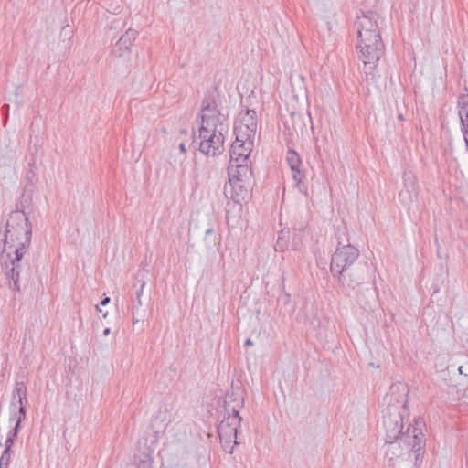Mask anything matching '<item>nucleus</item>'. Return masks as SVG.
<instances>
[{
    "instance_id": "f257e3e1",
    "label": "nucleus",
    "mask_w": 468,
    "mask_h": 468,
    "mask_svg": "<svg viewBox=\"0 0 468 468\" xmlns=\"http://www.w3.org/2000/svg\"><path fill=\"white\" fill-rule=\"evenodd\" d=\"M34 177L32 171L27 174V179L30 180V184L25 186L20 201L21 208L12 211L8 216L3 239V253H6L11 264V269L5 274L9 279L10 287L16 292H20L22 285L25 287L30 279V272L27 269L23 270L21 260L29 248L32 238V225L24 209L28 208L32 202Z\"/></svg>"
},
{
    "instance_id": "f03ea898",
    "label": "nucleus",
    "mask_w": 468,
    "mask_h": 468,
    "mask_svg": "<svg viewBox=\"0 0 468 468\" xmlns=\"http://www.w3.org/2000/svg\"><path fill=\"white\" fill-rule=\"evenodd\" d=\"M409 388L406 384L398 382L390 386L388 393L384 400L388 403L383 410V425L386 431V443L388 448L393 447L395 442L403 444L415 452L416 462L423 454L425 446V435L423 428L425 422L421 417L414 419V424L409 425L406 431H403V416L399 411V405L391 403L393 400L397 404L406 409L408 405ZM390 449H388L389 451Z\"/></svg>"
},
{
    "instance_id": "7ed1b4c3",
    "label": "nucleus",
    "mask_w": 468,
    "mask_h": 468,
    "mask_svg": "<svg viewBox=\"0 0 468 468\" xmlns=\"http://www.w3.org/2000/svg\"><path fill=\"white\" fill-rule=\"evenodd\" d=\"M335 237L337 246L331 256L330 272L342 287L355 290L368 278L369 265L358 261L359 250L350 243L345 225L336 228Z\"/></svg>"
},
{
    "instance_id": "20e7f679",
    "label": "nucleus",
    "mask_w": 468,
    "mask_h": 468,
    "mask_svg": "<svg viewBox=\"0 0 468 468\" xmlns=\"http://www.w3.org/2000/svg\"><path fill=\"white\" fill-rule=\"evenodd\" d=\"M217 90L206 92L201 104V126L198 150L207 156H217L224 151L225 134L229 131L228 117L221 112Z\"/></svg>"
},
{
    "instance_id": "39448f33",
    "label": "nucleus",
    "mask_w": 468,
    "mask_h": 468,
    "mask_svg": "<svg viewBox=\"0 0 468 468\" xmlns=\"http://www.w3.org/2000/svg\"><path fill=\"white\" fill-rule=\"evenodd\" d=\"M225 410L226 413L218 426V434L224 451L232 453L234 445L239 444L237 434L242 419L235 408L231 410L225 408Z\"/></svg>"
},
{
    "instance_id": "423d86ee",
    "label": "nucleus",
    "mask_w": 468,
    "mask_h": 468,
    "mask_svg": "<svg viewBox=\"0 0 468 468\" xmlns=\"http://www.w3.org/2000/svg\"><path fill=\"white\" fill-rule=\"evenodd\" d=\"M229 184L231 186L230 197L241 205L250 197L252 186V168L241 167L240 170H228Z\"/></svg>"
},
{
    "instance_id": "0eeeda50",
    "label": "nucleus",
    "mask_w": 468,
    "mask_h": 468,
    "mask_svg": "<svg viewBox=\"0 0 468 468\" xmlns=\"http://www.w3.org/2000/svg\"><path fill=\"white\" fill-rule=\"evenodd\" d=\"M254 141L236 137L230 147L228 170H240L241 167L251 168L250 154L254 148Z\"/></svg>"
},
{
    "instance_id": "6e6552de",
    "label": "nucleus",
    "mask_w": 468,
    "mask_h": 468,
    "mask_svg": "<svg viewBox=\"0 0 468 468\" xmlns=\"http://www.w3.org/2000/svg\"><path fill=\"white\" fill-rule=\"evenodd\" d=\"M356 49L358 58L365 66H368L369 69H374L383 54L384 44L381 37H378L369 41L359 39L356 44Z\"/></svg>"
},
{
    "instance_id": "1a4fd4ad",
    "label": "nucleus",
    "mask_w": 468,
    "mask_h": 468,
    "mask_svg": "<svg viewBox=\"0 0 468 468\" xmlns=\"http://www.w3.org/2000/svg\"><path fill=\"white\" fill-rule=\"evenodd\" d=\"M257 127V112L248 109L239 113L234 124V133L237 138L255 140Z\"/></svg>"
},
{
    "instance_id": "9d476101",
    "label": "nucleus",
    "mask_w": 468,
    "mask_h": 468,
    "mask_svg": "<svg viewBox=\"0 0 468 468\" xmlns=\"http://www.w3.org/2000/svg\"><path fill=\"white\" fill-rule=\"evenodd\" d=\"M378 20V15L373 11L362 12L361 15H357L356 27L358 40L369 41L380 37Z\"/></svg>"
},
{
    "instance_id": "9b49d317",
    "label": "nucleus",
    "mask_w": 468,
    "mask_h": 468,
    "mask_svg": "<svg viewBox=\"0 0 468 468\" xmlns=\"http://www.w3.org/2000/svg\"><path fill=\"white\" fill-rule=\"evenodd\" d=\"M137 35L138 32L136 30L129 28L112 47L111 51L112 55L120 58L128 54L133 42L137 37Z\"/></svg>"
},
{
    "instance_id": "f8f14e48",
    "label": "nucleus",
    "mask_w": 468,
    "mask_h": 468,
    "mask_svg": "<svg viewBox=\"0 0 468 468\" xmlns=\"http://www.w3.org/2000/svg\"><path fill=\"white\" fill-rule=\"evenodd\" d=\"M169 419L167 410L165 408L164 410L160 409L152 422V428L154 430L155 440L160 433L165 431Z\"/></svg>"
},
{
    "instance_id": "ddd939ff",
    "label": "nucleus",
    "mask_w": 468,
    "mask_h": 468,
    "mask_svg": "<svg viewBox=\"0 0 468 468\" xmlns=\"http://www.w3.org/2000/svg\"><path fill=\"white\" fill-rule=\"evenodd\" d=\"M308 222L309 217L307 213H299L295 216L291 227L295 238L301 237L304 233Z\"/></svg>"
},
{
    "instance_id": "4468645a",
    "label": "nucleus",
    "mask_w": 468,
    "mask_h": 468,
    "mask_svg": "<svg viewBox=\"0 0 468 468\" xmlns=\"http://www.w3.org/2000/svg\"><path fill=\"white\" fill-rule=\"evenodd\" d=\"M153 459L149 452L134 456L133 462L127 464L126 468H153Z\"/></svg>"
},
{
    "instance_id": "2eb2a0df",
    "label": "nucleus",
    "mask_w": 468,
    "mask_h": 468,
    "mask_svg": "<svg viewBox=\"0 0 468 468\" xmlns=\"http://www.w3.org/2000/svg\"><path fill=\"white\" fill-rule=\"evenodd\" d=\"M27 389L24 381H16L15 388L12 392V402L11 406L16 405V398L27 397Z\"/></svg>"
},
{
    "instance_id": "dca6fc26",
    "label": "nucleus",
    "mask_w": 468,
    "mask_h": 468,
    "mask_svg": "<svg viewBox=\"0 0 468 468\" xmlns=\"http://www.w3.org/2000/svg\"><path fill=\"white\" fill-rule=\"evenodd\" d=\"M286 161L291 168V170H296L300 168L302 160L300 158V155L298 153H296L294 150H288L286 154Z\"/></svg>"
},
{
    "instance_id": "f3484780",
    "label": "nucleus",
    "mask_w": 468,
    "mask_h": 468,
    "mask_svg": "<svg viewBox=\"0 0 468 468\" xmlns=\"http://www.w3.org/2000/svg\"><path fill=\"white\" fill-rule=\"evenodd\" d=\"M292 178H293L294 182L296 183V186H298L299 190L302 193L306 194L307 193L306 186L303 184H302L303 181V178H304L303 173L300 170V168H298L296 170H292Z\"/></svg>"
},
{
    "instance_id": "a211bd4d",
    "label": "nucleus",
    "mask_w": 468,
    "mask_h": 468,
    "mask_svg": "<svg viewBox=\"0 0 468 468\" xmlns=\"http://www.w3.org/2000/svg\"><path fill=\"white\" fill-rule=\"evenodd\" d=\"M27 415V409L23 407H18V410L16 412H14L12 416L10 417L11 421H15V426L21 427V422L26 418Z\"/></svg>"
},
{
    "instance_id": "6ab92c4d",
    "label": "nucleus",
    "mask_w": 468,
    "mask_h": 468,
    "mask_svg": "<svg viewBox=\"0 0 468 468\" xmlns=\"http://www.w3.org/2000/svg\"><path fill=\"white\" fill-rule=\"evenodd\" d=\"M12 451L4 450L0 456V468H8L11 461Z\"/></svg>"
},
{
    "instance_id": "aec40b11",
    "label": "nucleus",
    "mask_w": 468,
    "mask_h": 468,
    "mask_svg": "<svg viewBox=\"0 0 468 468\" xmlns=\"http://www.w3.org/2000/svg\"><path fill=\"white\" fill-rule=\"evenodd\" d=\"M145 286V282L142 281L139 289L136 291V303H133V309L138 311L139 308L142 306V294L144 288Z\"/></svg>"
},
{
    "instance_id": "412c9836",
    "label": "nucleus",
    "mask_w": 468,
    "mask_h": 468,
    "mask_svg": "<svg viewBox=\"0 0 468 468\" xmlns=\"http://www.w3.org/2000/svg\"><path fill=\"white\" fill-rule=\"evenodd\" d=\"M457 105L459 109L468 108V93L461 94L458 97Z\"/></svg>"
},
{
    "instance_id": "4be33fe9",
    "label": "nucleus",
    "mask_w": 468,
    "mask_h": 468,
    "mask_svg": "<svg viewBox=\"0 0 468 468\" xmlns=\"http://www.w3.org/2000/svg\"><path fill=\"white\" fill-rule=\"evenodd\" d=\"M403 179L406 186L411 185L413 187L415 183V177L410 172H405L403 175Z\"/></svg>"
},
{
    "instance_id": "5701e85b",
    "label": "nucleus",
    "mask_w": 468,
    "mask_h": 468,
    "mask_svg": "<svg viewBox=\"0 0 468 468\" xmlns=\"http://www.w3.org/2000/svg\"><path fill=\"white\" fill-rule=\"evenodd\" d=\"M461 130L463 134L465 144H466V146H468V122L467 121L461 122Z\"/></svg>"
},
{
    "instance_id": "b1692460",
    "label": "nucleus",
    "mask_w": 468,
    "mask_h": 468,
    "mask_svg": "<svg viewBox=\"0 0 468 468\" xmlns=\"http://www.w3.org/2000/svg\"><path fill=\"white\" fill-rule=\"evenodd\" d=\"M19 427L17 426H14L7 433V439H10V440H14L16 441V437H17V434H18V431H19Z\"/></svg>"
},
{
    "instance_id": "393cba45",
    "label": "nucleus",
    "mask_w": 468,
    "mask_h": 468,
    "mask_svg": "<svg viewBox=\"0 0 468 468\" xmlns=\"http://www.w3.org/2000/svg\"><path fill=\"white\" fill-rule=\"evenodd\" d=\"M214 234V229L212 228H209L207 229L206 231H205V238H204V240L205 242L210 246L211 245V241L209 240V237ZM212 243L214 244L215 243V240L212 241Z\"/></svg>"
},
{
    "instance_id": "a878e982",
    "label": "nucleus",
    "mask_w": 468,
    "mask_h": 468,
    "mask_svg": "<svg viewBox=\"0 0 468 468\" xmlns=\"http://www.w3.org/2000/svg\"><path fill=\"white\" fill-rule=\"evenodd\" d=\"M459 117L461 122L467 121L468 122V108L459 109Z\"/></svg>"
},
{
    "instance_id": "bb28decb",
    "label": "nucleus",
    "mask_w": 468,
    "mask_h": 468,
    "mask_svg": "<svg viewBox=\"0 0 468 468\" xmlns=\"http://www.w3.org/2000/svg\"><path fill=\"white\" fill-rule=\"evenodd\" d=\"M16 399H17L16 402H17L18 406L27 409V397L16 398Z\"/></svg>"
},
{
    "instance_id": "cd10ccee",
    "label": "nucleus",
    "mask_w": 468,
    "mask_h": 468,
    "mask_svg": "<svg viewBox=\"0 0 468 468\" xmlns=\"http://www.w3.org/2000/svg\"><path fill=\"white\" fill-rule=\"evenodd\" d=\"M14 442H15L14 440H10V439L6 438L5 442V450L12 451Z\"/></svg>"
},
{
    "instance_id": "c85d7f7f",
    "label": "nucleus",
    "mask_w": 468,
    "mask_h": 468,
    "mask_svg": "<svg viewBox=\"0 0 468 468\" xmlns=\"http://www.w3.org/2000/svg\"><path fill=\"white\" fill-rule=\"evenodd\" d=\"M109 303H110V297H105V298H103V299L101 301L100 304H101V306H105V305H107Z\"/></svg>"
},
{
    "instance_id": "c756f323",
    "label": "nucleus",
    "mask_w": 468,
    "mask_h": 468,
    "mask_svg": "<svg viewBox=\"0 0 468 468\" xmlns=\"http://www.w3.org/2000/svg\"><path fill=\"white\" fill-rule=\"evenodd\" d=\"M179 151L182 153V154H185L186 152V144L184 143H181L179 144Z\"/></svg>"
},
{
    "instance_id": "7c9ffc66",
    "label": "nucleus",
    "mask_w": 468,
    "mask_h": 468,
    "mask_svg": "<svg viewBox=\"0 0 468 468\" xmlns=\"http://www.w3.org/2000/svg\"><path fill=\"white\" fill-rule=\"evenodd\" d=\"M244 345L247 346H253V342L250 338H248L245 341Z\"/></svg>"
},
{
    "instance_id": "2f4dec72",
    "label": "nucleus",
    "mask_w": 468,
    "mask_h": 468,
    "mask_svg": "<svg viewBox=\"0 0 468 468\" xmlns=\"http://www.w3.org/2000/svg\"><path fill=\"white\" fill-rule=\"evenodd\" d=\"M111 333V328L107 327L103 330V335H108Z\"/></svg>"
},
{
    "instance_id": "473e14b6",
    "label": "nucleus",
    "mask_w": 468,
    "mask_h": 468,
    "mask_svg": "<svg viewBox=\"0 0 468 468\" xmlns=\"http://www.w3.org/2000/svg\"><path fill=\"white\" fill-rule=\"evenodd\" d=\"M2 110L8 111L9 110V105L8 104L3 105Z\"/></svg>"
},
{
    "instance_id": "72a5a7b5",
    "label": "nucleus",
    "mask_w": 468,
    "mask_h": 468,
    "mask_svg": "<svg viewBox=\"0 0 468 468\" xmlns=\"http://www.w3.org/2000/svg\"><path fill=\"white\" fill-rule=\"evenodd\" d=\"M133 315L134 316V310L133 309ZM133 324L138 323V321H139L137 318H134V317L133 318Z\"/></svg>"
},
{
    "instance_id": "f704fd0d",
    "label": "nucleus",
    "mask_w": 468,
    "mask_h": 468,
    "mask_svg": "<svg viewBox=\"0 0 468 468\" xmlns=\"http://www.w3.org/2000/svg\"><path fill=\"white\" fill-rule=\"evenodd\" d=\"M96 309L98 310V312L101 313V307H99L98 305H96Z\"/></svg>"
},
{
    "instance_id": "c9c22d12",
    "label": "nucleus",
    "mask_w": 468,
    "mask_h": 468,
    "mask_svg": "<svg viewBox=\"0 0 468 468\" xmlns=\"http://www.w3.org/2000/svg\"><path fill=\"white\" fill-rule=\"evenodd\" d=\"M107 314H108V313H104L102 316H103L104 318H106V317H107Z\"/></svg>"
},
{
    "instance_id": "e433bc0d",
    "label": "nucleus",
    "mask_w": 468,
    "mask_h": 468,
    "mask_svg": "<svg viewBox=\"0 0 468 468\" xmlns=\"http://www.w3.org/2000/svg\"><path fill=\"white\" fill-rule=\"evenodd\" d=\"M149 452H154V447L153 448L149 447Z\"/></svg>"
},
{
    "instance_id": "4c0bfd02",
    "label": "nucleus",
    "mask_w": 468,
    "mask_h": 468,
    "mask_svg": "<svg viewBox=\"0 0 468 468\" xmlns=\"http://www.w3.org/2000/svg\"><path fill=\"white\" fill-rule=\"evenodd\" d=\"M466 147H467V149H468V146H466Z\"/></svg>"
}]
</instances>
